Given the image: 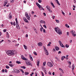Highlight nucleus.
Here are the masks:
<instances>
[{
    "instance_id": "7c9ffc66",
    "label": "nucleus",
    "mask_w": 76,
    "mask_h": 76,
    "mask_svg": "<svg viewBox=\"0 0 76 76\" xmlns=\"http://www.w3.org/2000/svg\"><path fill=\"white\" fill-rule=\"evenodd\" d=\"M65 26H66V27H67V28H68L70 27V26H68V25L67 24H65Z\"/></svg>"
},
{
    "instance_id": "393cba45",
    "label": "nucleus",
    "mask_w": 76,
    "mask_h": 76,
    "mask_svg": "<svg viewBox=\"0 0 76 76\" xmlns=\"http://www.w3.org/2000/svg\"><path fill=\"white\" fill-rule=\"evenodd\" d=\"M24 74H25V75H28V74H29V72H24Z\"/></svg>"
},
{
    "instance_id": "a18cd8bd",
    "label": "nucleus",
    "mask_w": 76,
    "mask_h": 76,
    "mask_svg": "<svg viewBox=\"0 0 76 76\" xmlns=\"http://www.w3.org/2000/svg\"><path fill=\"white\" fill-rule=\"evenodd\" d=\"M66 35L67 36H69V33L68 32H67Z\"/></svg>"
},
{
    "instance_id": "5701e85b",
    "label": "nucleus",
    "mask_w": 76,
    "mask_h": 76,
    "mask_svg": "<svg viewBox=\"0 0 76 76\" xmlns=\"http://www.w3.org/2000/svg\"><path fill=\"white\" fill-rule=\"evenodd\" d=\"M27 19L28 20H31V18H30V17H29V16L26 17Z\"/></svg>"
},
{
    "instance_id": "e2e57ef3",
    "label": "nucleus",
    "mask_w": 76,
    "mask_h": 76,
    "mask_svg": "<svg viewBox=\"0 0 76 76\" xmlns=\"http://www.w3.org/2000/svg\"><path fill=\"white\" fill-rule=\"evenodd\" d=\"M3 31L4 32H6V29H5Z\"/></svg>"
},
{
    "instance_id": "20e7f679",
    "label": "nucleus",
    "mask_w": 76,
    "mask_h": 76,
    "mask_svg": "<svg viewBox=\"0 0 76 76\" xmlns=\"http://www.w3.org/2000/svg\"><path fill=\"white\" fill-rule=\"evenodd\" d=\"M46 64L47 66L50 67H53V64H52V63L50 62H47Z\"/></svg>"
},
{
    "instance_id": "9d476101",
    "label": "nucleus",
    "mask_w": 76,
    "mask_h": 76,
    "mask_svg": "<svg viewBox=\"0 0 76 76\" xmlns=\"http://www.w3.org/2000/svg\"><path fill=\"white\" fill-rule=\"evenodd\" d=\"M40 23H43L44 24H45V22L43 20H41L40 21Z\"/></svg>"
},
{
    "instance_id": "0eeeda50",
    "label": "nucleus",
    "mask_w": 76,
    "mask_h": 76,
    "mask_svg": "<svg viewBox=\"0 0 76 76\" xmlns=\"http://www.w3.org/2000/svg\"><path fill=\"white\" fill-rule=\"evenodd\" d=\"M59 43L60 45L61 46V47H64V46L63 45V43H62V42L61 41H59Z\"/></svg>"
},
{
    "instance_id": "cd10ccee",
    "label": "nucleus",
    "mask_w": 76,
    "mask_h": 76,
    "mask_svg": "<svg viewBox=\"0 0 76 76\" xmlns=\"http://www.w3.org/2000/svg\"><path fill=\"white\" fill-rule=\"evenodd\" d=\"M65 46L66 47V48H69V45L67 44H66L65 45Z\"/></svg>"
},
{
    "instance_id": "ea45409f",
    "label": "nucleus",
    "mask_w": 76,
    "mask_h": 76,
    "mask_svg": "<svg viewBox=\"0 0 76 76\" xmlns=\"http://www.w3.org/2000/svg\"><path fill=\"white\" fill-rule=\"evenodd\" d=\"M42 2V0H38V2L39 3H41V2Z\"/></svg>"
},
{
    "instance_id": "1a4fd4ad",
    "label": "nucleus",
    "mask_w": 76,
    "mask_h": 76,
    "mask_svg": "<svg viewBox=\"0 0 76 76\" xmlns=\"http://www.w3.org/2000/svg\"><path fill=\"white\" fill-rule=\"evenodd\" d=\"M39 62H40V60H38L37 62V66H39Z\"/></svg>"
},
{
    "instance_id": "412c9836",
    "label": "nucleus",
    "mask_w": 76,
    "mask_h": 76,
    "mask_svg": "<svg viewBox=\"0 0 76 76\" xmlns=\"http://www.w3.org/2000/svg\"><path fill=\"white\" fill-rule=\"evenodd\" d=\"M55 0L56 1V3H57V4L58 5H59V6H60V3H59V2H58V0Z\"/></svg>"
},
{
    "instance_id": "864d4df0",
    "label": "nucleus",
    "mask_w": 76,
    "mask_h": 76,
    "mask_svg": "<svg viewBox=\"0 0 76 76\" xmlns=\"http://www.w3.org/2000/svg\"><path fill=\"white\" fill-rule=\"evenodd\" d=\"M41 72L42 73V76H44V73H43V72Z\"/></svg>"
},
{
    "instance_id": "423d86ee",
    "label": "nucleus",
    "mask_w": 76,
    "mask_h": 76,
    "mask_svg": "<svg viewBox=\"0 0 76 76\" xmlns=\"http://www.w3.org/2000/svg\"><path fill=\"white\" fill-rule=\"evenodd\" d=\"M14 70L15 71V72L16 73H20V71L18 69H14Z\"/></svg>"
},
{
    "instance_id": "603ef678",
    "label": "nucleus",
    "mask_w": 76,
    "mask_h": 76,
    "mask_svg": "<svg viewBox=\"0 0 76 76\" xmlns=\"http://www.w3.org/2000/svg\"><path fill=\"white\" fill-rule=\"evenodd\" d=\"M43 27H44V28H47V26H46V25H43Z\"/></svg>"
},
{
    "instance_id": "4be33fe9",
    "label": "nucleus",
    "mask_w": 76,
    "mask_h": 76,
    "mask_svg": "<svg viewBox=\"0 0 76 76\" xmlns=\"http://www.w3.org/2000/svg\"><path fill=\"white\" fill-rule=\"evenodd\" d=\"M39 8L40 10H42V8L43 7H42L41 5L39 7Z\"/></svg>"
},
{
    "instance_id": "0e129e2a",
    "label": "nucleus",
    "mask_w": 76,
    "mask_h": 76,
    "mask_svg": "<svg viewBox=\"0 0 76 76\" xmlns=\"http://www.w3.org/2000/svg\"><path fill=\"white\" fill-rule=\"evenodd\" d=\"M18 45H19V44H16V45H15V46H17V47H18Z\"/></svg>"
},
{
    "instance_id": "c85d7f7f",
    "label": "nucleus",
    "mask_w": 76,
    "mask_h": 76,
    "mask_svg": "<svg viewBox=\"0 0 76 76\" xmlns=\"http://www.w3.org/2000/svg\"><path fill=\"white\" fill-rule=\"evenodd\" d=\"M46 64V61H45L43 63V66H45V64Z\"/></svg>"
},
{
    "instance_id": "2f4dec72",
    "label": "nucleus",
    "mask_w": 76,
    "mask_h": 76,
    "mask_svg": "<svg viewBox=\"0 0 76 76\" xmlns=\"http://www.w3.org/2000/svg\"><path fill=\"white\" fill-rule=\"evenodd\" d=\"M15 21L16 22V24L18 23V20L17 18H15Z\"/></svg>"
},
{
    "instance_id": "c9c22d12",
    "label": "nucleus",
    "mask_w": 76,
    "mask_h": 76,
    "mask_svg": "<svg viewBox=\"0 0 76 76\" xmlns=\"http://www.w3.org/2000/svg\"><path fill=\"white\" fill-rule=\"evenodd\" d=\"M51 5L52 6H53V7H55V6H54V4H53V3H51Z\"/></svg>"
},
{
    "instance_id": "49530a36",
    "label": "nucleus",
    "mask_w": 76,
    "mask_h": 76,
    "mask_svg": "<svg viewBox=\"0 0 76 76\" xmlns=\"http://www.w3.org/2000/svg\"><path fill=\"white\" fill-rule=\"evenodd\" d=\"M68 56H69L66 55V60H68V59L69 58H68Z\"/></svg>"
},
{
    "instance_id": "de8ad7c7",
    "label": "nucleus",
    "mask_w": 76,
    "mask_h": 76,
    "mask_svg": "<svg viewBox=\"0 0 76 76\" xmlns=\"http://www.w3.org/2000/svg\"><path fill=\"white\" fill-rule=\"evenodd\" d=\"M43 48H44V51H45L47 50V49H46V48H45V46H44Z\"/></svg>"
},
{
    "instance_id": "3c124183",
    "label": "nucleus",
    "mask_w": 76,
    "mask_h": 76,
    "mask_svg": "<svg viewBox=\"0 0 76 76\" xmlns=\"http://www.w3.org/2000/svg\"><path fill=\"white\" fill-rule=\"evenodd\" d=\"M13 25L14 26H15V25H16V23H15V22H13Z\"/></svg>"
},
{
    "instance_id": "5fc2aeb1",
    "label": "nucleus",
    "mask_w": 76,
    "mask_h": 76,
    "mask_svg": "<svg viewBox=\"0 0 76 76\" xmlns=\"http://www.w3.org/2000/svg\"><path fill=\"white\" fill-rule=\"evenodd\" d=\"M4 41V40L2 39L1 41H0V43H2V42H3Z\"/></svg>"
},
{
    "instance_id": "39448f33",
    "label": "nucleus",
    "mask_w": 76,
    "mask_h": 76,
    "mask_svg": "<svg viewBox=\"0 0 76 76\" xmlns=\"http://www.w3.org/2000/svg\"><path fill=\"white\" fill-rule=\"evenodd\" d=\"M70 33L72 34V35L73 37H76V32L74 30H72L70 31Z\"/></svg>"
},
{
    "instance_id": "f8f14e48",
    "label": "nucleus",
    "mask_w": 76,
    "mask_h": 76,
    "mask_svg": "<svg viewBox=\"0 0 76 76\" xmlns=\"http://www.w3.org/2000/svg\"><path fill=\"white\" fill-rule=\"evenodd\" d=\"M29 57L31 61H33V58H32V56H31V55H29Z\"/></svg>"
},
{
    "instance_id": "c03bdc74",
    "label": "nucleus",
    "mask_w": 76,
    "mask_h": 76,
    "mask_svg": "<svg viewBox=\"0 0 76 76\" xmlns=\"http://www.w3.org/2000/svg\"><path fill=\"white\" fill-rule=\"evenodd\" d=\"M48 10L49 11L50 13H52V10H50V9H49V10Z\"/></svg>"
},
{
    "instance_id": "58836bf2",
    "label": "nucleus",
    "mask_w": 76,
    "mask_h": 76,
    "mask_svg": "<svg viewBox=\"0 0 76 76\" xmlns=\"http://www.w3.org/2000/svg\"><path fill=\"white\" fill-rule=\"evenodd\" d=\"M25 15H26V17H27V16H28V13L26 12V13H25Z\"/></svg>"
},
{
    "instance_id": "680f3d73",
    "label": "nucleus",
    "mask_w": 76,
    "mask_h": 76,
    "mask_svg": "<svg viewBox=\"0 0 76 76\" xmlns=\"http://www.w3.org/2000/svg\"><path fill=\"white\" fill-rule=\"evenodd\" d=\"M61 51H59L58 52V54H61Z\"/></svg>"
},
{
    "instance_id": "f257e3e1",
    "label": "nucleus",
    "mask_w": 76,
    "mask_h": 76,
    "mask_svg": "<svg viewBox=\"0 0 76 76\" xmlns=\"http://www.w3.org/2000/svg\"><path fill=\"white\" fill-rule=\"evenodd\" d=\"M21 58L23 60H26L25 62L26 65L27 66H31V67L32 66V64L30 63V62L28 61L27 60V59L24 57V56H23L22 55L21 56Z\"/></svg>"
},
{
    "instance_id": "b1692460",
    "label": "nucleus",
    "mask_w": 76,
    "mask_h": 76,
    "mask_svg": "<svg viewBox=\"0 0 76 76\" xmlns=\"http://www.w3.org/2000/svg\"><path fill=\"white\" fill-rule=\"evenodd\" d=\"M36 4L37 5V6H38V7H39L41 5H40L39 4H38V3L36 2Z\"/></svg>"
},
{
    "instance_id": "a211bd4d",
    "label": "nucleus",
    "mask_w": 76,
    "mask_h": 76,
    "mask_svg": "<svg viewBox=\"0 0 76 76\" xmlns=\"http://www.w3.org/2000/svg\"><path fill=\"white\" fill-rule=\"evenodd\" d=\"M59 69L60 70V71H61V72L62 73H64V72H63V70L62 69L59 68Z\"/></svg>"
},
{
    "instance_id": "bb28decb",
    "label": "nucleus",
    "mask_w": 76,
    "mask_h": 76,
    "mask_svg": "<svg viewBox=\"0 0 76 76\" xmlns=\"http://www.w3.org/2000/svg\"><path fill=\"white\" fill-rule=\"evenodd\" d=\"M16 63H17V64H20L21 63L20 62L18 61H16Z\"/></svg>"
},
{
    "instance_id": "dca6fc26",
    "label": "nucleus",
    "mask_w": 76,
    "mask_h": 76,
    "mask_svg": "<svg viewBox=\"0 0 76 76\" xmlns=\"http://www.w3.org/2000/svg\"><path fill=\"white\" fill-rule=\"evenodd\" d=\"M45 54L47 55V56H48V51H47V50H45Z\"/></svg>"
},
{
    "instance_id": "052dcab7",
    "label": "nucleus",
    "mask_w": 76,
    "mask_h": 76,
    "mask_svg": "<svg viewBox=\"0 0 76 76\" xmlns=\"http://www.w3.org/2000/svg\"><path fill=\"white\" fill-rule=\"evenodd\" d=\"M49 75H51V72H49Z\"/></svg>"
},
{
    "instance_id": "4468645a",
    "label": "nucleus",
    "mask_w": 76,
    "mask_h": 76,
    "mask_svg": "<svg viewBox=\"0 0 76 76\" xmlns=\"http://www.w3.org/2000/svg\"><path fill=\"white\" fill-rule=\"evenodd\" d=\"M9 66L12 67H13L14 66V64H9Z\"/></svg>"
},
{
    "instance_id": "8fccbe9b",
    "label": "nucleus",
    "mask_w": 76,
    "mask_h": 76,
    "mask_svg": "<svg viewBox=\"0 0 76 76\" xmlns=\"http://www.w3.org/2000/svg\"><path fill=\"white\" fill-rule=\"evenodd\" d=\"M31 13L32 15H34V13H35V12H34V11H32L31 12Z\"/></svg>"
},
{
    "instance_id": "774afa93",
    "label": "nucleus",
    "mask_w": 76,
    "mask_h": 76,
    "mask_svg": "<svg viewBox=\"0 0 76 76\" xmlns=\"http://www.w3.org/2000/svg\"><path fill=\"white\" fill-rule=\"evenodd\" d=\"M10 24H11L12 25H13V22H10Z\"/></svg>"
},
{
    "instance_id": "e433bc0d",
    "label": "nucleus",
    "mask_w": 76,
    "mask_h": 76,
    "mask_svg": "<svg viewBox=\"0 0 76 76\" xmlns=\"http://www.w3.org/2000/svg\"><path fill=\"white\" fill-rule=\"evenodd\" d=\"M55 20L56 21L57 23H58L59 22H60V21L58 20Z\"/></svg>"
},
{
    "instance_id": "a19ab883",
    "label": "nucleus",
    "mask_w": 76,
    "mask_h": 76,
    "mask_svg": "<svg viewBox=\"0 0 76 76\" xmlns=\"http://www.w3.org/2000/svg\"><path fill=\"white\" fill-rule=\"evenodd\" d=\"M33 53L35 55V56H37V53L35 52H34Z\"/></svg>"
},
{
    "instance_id": "473e14b6",
    "label": "nucleus",
    "mask_w": 76,
    "mask_h": 76,
    "mask_svg": "<svg viewBox=\"0 0 76 76\" xmlns=\"http://www.w3.org/2000/svg\"><path fill=\"white\" fill-rule=\"evenodd\" d=\"M75 69V65L73 64L72 65V70Z\"/></svg>"
},
{
    "instance_id": "4c0bfd02",
    "label": "nucleus",
    "mask_w": 76,
    "mask_h": 76,
    "mask_svg": "<svg viewBox=\"0 0 76 76\" xmlns=\"http://www.w3.org/2000/svg\"><path fill=\"white\" fill-rule=\"evenodd\" d=\"M6 69H9V66L7 65H6Z\"/></svg>"
},
{
    "instance_id": "09e8293b",
    "label": "nucleus",
    "mask_w": 76,
    "mask_h": 76,
    "mask_svg": "<svg viewBox=\"0 0 76 76\" xmlns=\"http://www.w3.org/2000/svg\"><path fill=\"white\" fill-rule=\"evenodd\" d=\"M7 1H6L4 2V4H6L7 3Z\"/></svg>"
},
{
    "instance_id": "338daca9",
    "label": "nucleus",
    "mask_w": 76,
    "mask_h": 76,
    "mask_svg": "<svg viewBox=\"0 0 76 76\" xmlns=\"http://www.w3.org/2000/svg\"><path fill=\"white\" fill-rule=\"evenodd\" d=\"M20 70L21 72H23V70H22V69H20Z\"/></svg>"
},
{
    "instance_id": "6ab92c4d",
    "label": "nucleus",
    "mask_w": 76,
    "mask_h": 76,
    "mask_svg": "<svg viewBox=\"0 0 76 76\" xmlns=\"http://www.w3.org/2000/svg\"><path fill=\"white\" fill-rule=\"evenodd\" d=\"M55 49L56 50H57V51H58V50H60V48H58V47L57 46L55 48Z\"/></svg>"
},
{
    "instance_id": "f3484780",
    "label": "nucleus",
    "mask_w": 76,
    "mask_h": 76,
    "mask_svg": "<svg viewBox=\"0 0 76 76\" xmlns=\"http://www.w3.org/2000/svg\"><path fill=\"white\" fill-rule=\"evenodd\" d=\"M64 58H66V56H62L61 57V60L62 61L64 60Z\"/></svg>"
},
{
    "instance_id": "bf43d9fd",
    "label": "nucleus",
    "mask_w": 76,
    "mask_h": 76,
    "mask_svg": "<svg viewBox=\"0 0 76 76\" xmlns=\"http://www.w3.org/2000/svg\"><path fill=\"white\" fill-rule=\"evenodd\" d=\"M43 14L44 16H46V14H45V13L43 12Z\"/></svg>"
},
{
    "instance_id": "f03ea898",
    "label": "nucleus",
    "mask_w": 76,
    "mask_h": 76,
    "mask_svg": "<svg viewBox=\"0 0 76 76\" xmlns=\"http://www.w3.org/2000/svg\"><path fill=\"white\" fill-rule=\"evenodd\" d=\"M8 56H14L15 53H14V51L13 50H8L6 52Z\"/></svg>"
},
{
    "instance_id": "9b49d317",
    "label": "nucleus",
    "mask_w": 76,
    "mask_h": 76,
    "mask_svg": "<svg viewBox=\"0 0 76 76\" xmlns=\"http://www.w3.org/2000/svg\"><path fill=\"white\" fill-rule=\"evenodd\" d=\"M16 27L18 29H20V27H19L18 23L16 24Z\"/></svg>"
},
{
    "instance_id": "4d7b16f0",
    "label": "nucleus",
    "mask_w": 76,
    "mask_h": 76,
    "mask_svg": "<svg viewBox=\"0 0 76 76\" xmlns=\"http://www.w3.org/2000/svg\"><path fill=\"white\" fill-rule=\"evenodd\" d=\"M43 31L44 33H46V32H45V29H43Z\"/></svg>"
},
{
    "instance_id": "69168bd1",
    "label": "nucleus",
    "mask_w": 76,
    "mask_h": 76,
    "mask_svg": "<svg viewBox=\"0 0 76 76\" xmlns=\"http://www.w3.org/2000/svg\"><path fill=\"white\" fill-rule=\"evenodd\" d=\"M5 72H6V73H7V70L6 69H5Z\"/></svg>"
},
{
    "instance_id": "72a5a7b5",
    "label": "nucleus",
    "mask_w": 76,
    "mask_h": 76,
    "mask_svg": "<svg viewBox=\"0 0 76 76\" xmlns=\"http://www.w3.org/2000/svg\"><path fill=\"white\" fill-rule=\"evenodd\" d=\"M21 68L23 69H26V67L24 66H22L21 67Z\"/></svg>"
},
{
    "instance_id": "13d9d810",
    "label": "nucleus",
    "mask_w": 76,
    "mask_h": 76,
    "mask_svg": "<svg viewBox=\"0 0 76 76\" xmlns=\"http://www.w3.org/2000/svg\"><path fill=\"white\" fill-rule=\"evenodd\" d=\"M12 18V16H9V18H10V19H11V18Z\"/></svg>"
},
{
    "instance_id": "ddd939ff",
    "label": "nucleus",
    "mask_w": 76,
    "mask_h": 76,
    "mask_svg": "<svg viewBox=\"0 0 76 76\" xmlns=\"http://www.w3.org/2000/svg\"><path fill=\"white\" fill-rule=\"evenodd\" d=\"M38 45L39 47H41L42 46V43L41 42H40L38 44Z\"/></svg>"
},
{
    "instance_id": "37998d69",
    "label": "nucleus",
    "mask_w": 76,
    "mask_h": 76,
    "mask_svg": "<svg viewBox=\"0 0 76 76\" xmlns=\"http://www.w3.org/2000/svg\"><path fill=\"white\" fill-rule=\"evenodd\" d=\"M61 12H62V13L63 15H64V14H65V13H64V12H63V10H61Z\"/></svg>"
},
{
    "instance_id": "6e6552de",
    "label": "nucleus",
    "mask_w": 76,
    "mask_h": 76,
    "mask_svg": "<svg viewBox=\"0 0 76 76\" xmlns=\"http://www.w3.org/2000/svg\"><path fill=\"white\" fill-rule=\"evenodd\" d=\"M23 20L24 21V22H26V23H28V20L27 19V18H26L24 17L23 18Z\"/></svg>"
},
{
    "instance_id": "6e6d98bb",
    "label": "nucleus",
    "mask_w": 76,
    "mask_h": 76,
    "mask_svg": "<svg viewBox=\"0 0 76 76\" xmlns=\"http://www.w3.org/2000/svg\"><path fill=\"white\" fill-rule=\"evenodd\" d=\"M53 52H56V49H55V48H53Z\"/></svg>"
},
{
    "instance_id": "2eb2a0df",
    "label": "nucleus",
    "mask_w": 76,
    "mask_h": 76,
    "mask_svg": "<svg viewBox=\"0 0 76 76\" xmlns=\"http://www.w3.org/2000/svg\"><path fill=\"white\" fill-rule=\"evenodd\" d=\"M46 8L48 10H49L50 9V7L49 6L47 5L46 6Z\"/></svg>"
},
{
    "instance_id": "7ed1b4c3",
    "label": "nucleus",
    "mask_w": 76,
    "mask_h": 76,
    "mask_svg": "<svg viewBox=\"0 0 76 76\" xmlns=\"http://www.w3.org/2000/svg\"><path fill=\"white\" fill-rule=\"evenodd\" d=\"M55 30L56 31L58 34H59V35H61V34H62V32H61V31L60 30V29H59L58 28H56L55 27L54 28Z\"/></svg>"
},
{
    "instance_id": "f704fd0d",
    "label": "nucleus",
    "mask_w": 76,
    "mask_h": 76,
    "mask_svg": "<svg viewBox=\"0 0 76 76\" xmlns=\"http://www.w3.org/2000/svg\"><path fill=\"white\" fill-rule=\"evenodd\" d=\"M43 27H42V28H40V31H41V32H42V30L43 29Z\"/></svg>"
},
{
    "instance_id": "a878e982",
    "label": "nucleus",
    "mask_w": 76,
    "mask_h": 76,
    "mask_svg": "<svg viewBox=\"0 0 76 76\" xmlns=\"http://www.w3.org/2000/svg\"><path fill=\"white\" fill-rule=\"evenodd\" d=\"M34 31H35V32L36 33V34H37V29H36V28H34Z\"/></svg>"
},
{
    "instance_id": "aec40b11",
    "label": "nucleus",
    "mask_w": 76,
    "mask_h": 76,
    "mask_svg": "<svg viewBox=\"0 0 76 76\" xmlns=\"http://www.w3.org/2000/svg\"><path fill=\"white\" fill-rule=\"evenodd\" d=\"M23 46L24 47V49L25 50H26L27 49V46L25 45H23Z\"/></svg>"
},
{
    "instance_id": "79ce46f5",
    "label": "nucleus",
    "mask_w": 76,
    "mask_h": 76,
    "mask_svg": "<svg viewBox=\"0 0 76 76\" xmlns=\"http://www.w3.org/2000/svg\"><path fill=\"white\" fill-rule=\"evenodd\" d=\"M15 0H11L10 2L11 3H13L14 2Z\"/></svg>"
},
{
    "instance_id": "c756f323",
    "label": "nucleus",
    "mask_w": 76,
    "mask_h": 76,
    "mask_svg": "<svg viewBox=\"0 0 76 76\" xmlns=\"http://www.w3.org/2000/svg\"><path fill=\"white\" fill-rule=\"evenodd\" d=\"M50 44H51V42H50L48 45V46H50Z\"/></svg>"
}]
</instances>
